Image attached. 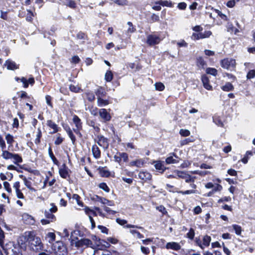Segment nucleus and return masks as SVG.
<instances>
[{
    "instance_id": "69168bd1",
    "label": "nucleus",
    "mask_w": 255,
    "mask_h": 255,
    "mask_svg": "<svg viewBox=\"0 0 255 255\" xmlns=\"http://www.w3.org/2000/svg\"><path fill=\"white\" fill-rule=\"evenodd\" d=\"M114 160L119 163H120V162L122 161L121 156H120V152H118L116 154H115L114 156Z\"/></svg>"
},
{
    "instance_id": "c85d7f7f",
    "label": "nucleus",
    "mask_w": 255,
    "mask_h": 255,
    "mask_svg": "<svg viewBox=\"0 0 255 255\" xmlns=\"http://www.w3.org/2000/svg\"><path fill=\"white\" fill-rule=\"evenodd\" d=\"M109 104L108 100H104L102 98H97V105L99 107H103Z\"/></svg>"
},
{
    "instance_id": "b1692460",
    "label": "nucleus",
    "mask_w": 255,
    "mask_h": 255,
    "mask_svg": "<svg viewBox=\"0 0 255 255\" xmlns=\"http://www.w3.org/2000/svg\"><path fill=\"white\" fill-rule=\"evenodd\" d=\"M93 255H112V253L108 250H98L94 251Z\"/></svg>"
},
{
    "instance_id": "c9c22d12",
    "label": "nucleus",
    "mask_w": 255,
    "mask_h": 255,
    "mask_svg": "<svg viewBox=\"0 0 255 255\" xmlns=\"http://www.w3.org/2000/svg\"><path fill=\"white\" fill-rule=\"evenodd\" d=\"M127 24L128 25L129 27L127 30L128 33H133L135 30V28L133 26L132 22L128 21L127 23Z\"/></svg>"
},
{
    "instance_id": "f704fd0d",
    "label": "nucleus",
    "mask_w": 255,
    "mask_h": 255,
    "mask_svg": "<svg viewBox=\"0 0 255 255\" xmlns=\"http://www.w3.org/2000/svg\"><path fill=\"white\" fill-rule=\"evenodd\" d=\"M105 80L107 82H111L113 78V75L111 71H108L105 76Z\"/></svg>"
},
{
    "instance_id": "f8f14e48",
    "label": "nucleus",
    "mask_w": 255,
    "mask_h": 255,
    "mask_svg": "<svg viewBox=\"0 0 255 255\" xmlns=\"http://www.w3.org/2000/svg\"><path fill=\"white\" fill-rule=\"evenodd\" d=\"M4 66L6 67L8 70H14L19 68V64H16L14 61L10 59L5 61Z\"/></svg>"
},
{
    "instance_id": "9b49d317",
    "label": "nucleus",
    "mask_w": 255,
    "mask_h": 255,
    "mask_svg": "<svg viewBox=\"0 0 255 255\" xmlns=\"http://www.w3.org/2000/svg\"><path fill=\"white\" fill-rule=\"evenodd\" d=\"M92 199L94 201L100 202L103 204H108L110 206H112L115 205L114 201L109 200L106 198L100 197L98 195L93 196V197L92 198Z\"/></svg>"
},
{
    "instance_id": "8fccbe9b",
    "label": "nucleus",
    "mask_w": 255,
    "mask_h": 255,
    "mask_svg": "<svg viewBox=\"0 0 255 255\" xmlns=\"http://www.w3.org/2000/svg\"><path fill=\"white\" fill-rule=\"evenodd\" d=\"M120 156H121V159L124 162H127L128 160V156L127 153L125 152H120Z\"/></svg>"
},
{
    "instance_id": "20e7f679",
    "label": "nucleus",
    "mask_w": 255,
    "mask_h": 255,
    "mask_svg": "<svg viewBox=\"0 0 255 255\" xmlns=\"http://www.w3.org/2000/svg\"><path fill=\"white\" fill-rule=\"evenodd\" d=\"M221 66L224 69L233 71L236 66V61L233 59L226 58L222 60L221 62Z\"/></svg>"
},
{
    "instance_id": "3c124183",
    "label": "nucleus",
    "mask_w": 255,
    "mask_h": 255,
    "mask_svg": "<svg viewBox=\"0 0 255 255\" xmlns=\"http://www.w3.org/2000/svg\"><path fill=\"white\" fill-rule=\"evenodd\" d=\"M80 197L78 194H74L73 195V199H75L76 200L77 204L80 206L83 207V203L82 202L80 201Z\"/></svg>"
},
{
    "instance_id": "4d7b16f0",
    "label": "nucleus",
    "mask_w": 255,
    "mask_h": 255,
    "mask_svg": "<svg viewBox=\"0 0 255 255\" xmlns=\"http://www.w3.org/2000/svg\"><path fill=\"white\" fill-rule=\"evenodd\" d=\"M87 100L90 102H92L95 100V96L93 93L88 92L86 94Z\"/></svg>"
},
{
    "instance_id": "a18cd8bd",
    "label": "nucleus",
    "mask_w": 255,
    "mask_h": 255,
    "mask_svg": "<svg viewBox=\"0 0 255 255\" xmlns=\"http://www.w3.org/2000/svg\"><path fill=\"white\" fill-rule=\"evenodd\" d=\"M47 237L49 239L48 242L51 243L55 240L56 236L54 233L49 232L47 234Z\"/></svg>"
},
{
    "instance_id": "603ef678",
    "label": "nucleus",
    "mask_w": 255,
    "mask_h": 255,
    "mask_svg": "<svg viewBox=\"0 0 255 255\" xmlns=\"http://www.w3.org/2000/svg\"><path fill=\"white\" fill-rule=\"evenodd\" d=\"M130 233H131L132 235L136 234L137 238L138 239H141L143 238L144 236L143 235L141 234L138 231L134 230H130L129 231Z\"/></svg>"
},
{
    "instance_id": "5fc2aeb1",
    "label": "nucleus",
    "mask_w": 255,
    "mask_h": 255,
    "mask_svg": "<svg viewBox=\"0 0 255 255\" xmlns=\"http://www.w3.org/2000/svg\"><path fill=\"white\" fill-rule=\"evenodd\" d=\"M69 89L71 91L75 93H78L81 90L79 87L73 85H70Z\"/></svg>"
},
{
    "instance_id": "f257e3e1",
    "label": "nucleus",
    "mask_w": 255,
    "mask_h": 255,
    "mask_svg": "<svg viewBox=\"0 0 255 255\" xmlns=\"http://www.w3.org/2000/svg\"><path fill=\"white\" fill-rule=\"evenodd\" d=\"M3 250L6 255H22L19 247L14 246L12 242L6 244Z\"/></svg>"
},
{
    "instance_id": "72a5a7b5",
    "label": "nucleus",
    "mask_w": 255,
    "mask_h": 255,
    "mask_svg": "<svg viewBox=\"0 0 255 255\" xmlns=\"http://www.w3.org/2000/svg\"><path fill=\"white\" fill-rule=\"evenodd\" d=\"M165 161L167 164H169L171 163H177L179 162V160L176 159H174L173 157V156H169L166 159Z\"/></svg>"
},
{
    "instance_id": "0e129e2a",
    "label": "nucleus",
    "mask_w": 255,
    "mask_h": 255,
    "mask_svg": "<svg viewBox=\"0 0 255 255\" xmlns=\"http://www.w3.org/2000/svg\"><path fill=\"white\" fill-rule=\"evenodd\" d=\"M5 139L8 144H12L13 141V136L9 134L6 135Z\"/></svg>"
},
{
    "instance_id": "de8ad7c7",
    "label": "nucleus",
    "mask_w": 255,
    "mask_h": 255,
    "mask_svg": "<svg viewBox=\"0 0 255 255\" xmlns=\"http://www.w3.org/2000/svg\"><path fill=\"white\" fill-rule=\"evenodd\" d=\"M99 187L106 192H110V188L106 183L103 182L100 183Z\"/></svg>"
},
{
    "instance_id": "0eeeda50",
    "label": "nucleus",
    "mask_w": 255,
    "mask_h": 255,
    "mask_svg": "<svg viewBox=\"0 0 255 255\" xmlns=\"http://www.w3.org/2000/svg\"><path fill=\"white\" fill-rule=\"evenodd\" d=\"M161 41L160 37L155 34H149L147 35L146 43L150 46L159 44Z\"/></svg>"
},
{
    "instance_id": "423d86ee",
    "label": "nucleus",
    "mask_w": 255,
    "mask_h": 255,
    "mask_svg": "<svg viewBox=\"0 0 255 255\" xmlns=\"http://www.w3.org/2000/svg\"><path fill=\"white\" fill-rule=\"evenodd\" d=\"M44 245L40 238L33 236V252L34 253L44 251Z\"/></svg>"
},
{
    "instance_id": "cd10ccee",
    "label": "nucleus",
    "mask_w": 255,
    "mask_h": 255,
    "mask_svg": "<svg viewBox=\"0 0 255 255\" xmlns=\"http://www.w3.org/2000/svg\"><path fill=\"white\" fill-rule=\"evenodd\" d=\"M48 153H49V155L50 157L52 159L54 164L55 165H58L59 161L57 159V158L55 157L54 155L53 154L51 147H49L48 148Z\"/></svg>"
},
{
    "instance_id": "13d9d810",
    "label": "nucleus",
    "mask_w": 255,
    "mask_h": 255,
    "mask_svg": "<svg viewBox=\"0 0 255 255\" xmlns=\"http://www.w3.org/2000/svg\"><path fill=\"white\" fill-rule=\"evenodd\" d=\"M67 134L69 137H70V139L71 140L72 143L74 144L76 139L75 136L74 135L73 133L72 130L68 132Z\"/></svg>"
},
{
    "instance_id": "c756f323",
    "label": "nucleus",
    "mask_w": 255,
    "mask_h": 255,
    "mask_svg": "<svg viewBox=\"0 0 255 255\" xmlns=\"http://www.w3.org/2000/svg\"><path fill=\"white\" fill-rule=\"evenodd\" d=\"M143 161L142 160V159H140L130 162V165L135 166L137 167H140L142 165H143Z\"/></svg>"
},
{
    "instance_id": "412c9836",
    "label": "nucleus",
    "mask_w": 255,
    "mask_h": 255,
    "mask_svg": "<svg viewBox=\"0 0 255 255\" xmlns=\"http://www.w3.org/2000/svg\"><path fill=\"white\" fill-rule=\"evenodd\" d=\"M154 163H155V168L160 172L163 173L165 170L166 168L164 166L160 161H154Z\"/></svg>"
},
{
    "instance_id": "58836bf2",
    "label": "nucleus",
    "mask_w": 255,
    "mask_h": 255,
    "mask_svg": "<svg viewBox=\"0 0 255 255\" xmlns=\"http://www.w3.org/2000/svg\"><path fill=\"white\" fill-rule=\"evenodd\" d=\"M65 4L72 8H75L76 4L73 0H65Z\"/></svg>"
},
{
    "instance_id": "5701e85b",
    "label": "nucleus",
    "mask_w": 255,
    "mask_h": 255,
    "mask_svg": "<svg viewBox=\"0 0 255 255\" xmlns=\"http://www.w3.org/2000/svg\"><path fill=\"white\" fill-rule=\"evenodd\" d=\"M73 122L75 124L76 128H82V123L81 119L77 115H74Z\"/></svg>"
},
{
    "instance_id": "f03ea898",
    "label": "nucleus",
    "mask_w": 255,
    "mask_h": 255,
    "mask_svg": "<svg viewBox=\"0 0 255 255\" xmlns=\"http://www.w3.org/2000/svg\"><path fill=\"white\" fill-rule=\"evenodd\" d=\"M52 250L56 255H66L67 253L66 246L60 241L54 243L52 246Z\"/></svg>"
},
{
    "instance_id": "a211bd4d",
    "label": "nucleus",
    "mask_w": 255,
    "mask_h": 255,
    "mask_svg": "<svg viewBox=\"0 0 255 255\" xmlns=\"http://www.w3.org/2000/svg\"><path fill=\"white\" fill-rule=\"evenodd\" d=\"M95 93L97 97V98L104 97L107 94L105 89L102 87H99L97 90H95Z\"/></svg>"
},
{
    "instance_id": "a19ab883",
    "label": "nucleus",
    "mask_w": 255,
    "mask_h": 255,
    "mask_svg": "<svg viewBox=\"0 0 255 255\" xmlns=\"http://www.w3.org/2000/svg\"><path fill=\"white\" fill-rule=\"evenodd\" d=\"M195 236V231L193 228H190L188 233L186 234V237L189 239L192 240Z\"/></svg>"
},
{
    "instance_id": "7c9ffc66",
    "label": "nucleus",
    "mask_w": 255,
    "mask_h": 255,
    "mask_svg": "<svg viewBox=\"0 0 255 255\" xmlns=\"http://www.w3.org/2000/svg\"><path fill=\"white\" fill-rule=\"evenodd\" d=\"M211 241V237L206 235L204 236L203 239V246H205L206 247H208L210 245V243Z\"/></svg>"
},
{
    "instance_id": "2eb2a0df",
    "label": "nucleus",
    "mask_w": 255,
    "mask_h": 255,
    "mask_svg": "<svg viewBox=\"0 0 255 255\" xmlns=\"http://www.w3.org/2000/svg\"><path fill=\"white\" fill-rule=\"evenodd\" d=\"M201 80L203 84V86L205 89H206L208 90H212V86L210 84L209 80L207 76H202Z\"/></svg>"
},
{
    "instance_id": "4be33fe9",
    "label": "nucleus",
    "mask_w": 255,
    "mask_h": 255,
    "mask_svg": "<svg viewBox=\"0 0 255 255\" xmlns=\"http://www.w3.org/2000/svg\"><path fill=\"white\" fill-rule=\"evenodd\" d=\"M98 141L97 143L100 146H105V145H108V139L105 137L103 135H100L98 136Z\"/></svg>"
},
{
    "instance_id": "473e14b6",
    "label": "nucleus",
    "mask_w": 255,
    "mask_h": 255,
    "mask_svg": "<svg viewBox=\"0 0 255 255\" xmlns=\"http://www.w3.org/2000/svg\"><path fill=\"white\" fill-rule=\"evenodd\" d=\"M98 244H99V246L101 245L105 248H108L110 247V244L108 241H106L101 239H98Z\"/></svg>"
},
{
    "instance_id": "dca6fc26",
    "label": "nucleus",
    "mask_w": 255,
    "mask_h": 255,
    "mask_svg": "<svg viewBox=\"0 0 255 255\" xmlns=\"http://www.w3.org/2000/svg\"><path fill=\"white\" fill-rule=\"evenodd\" d=\"M167 249H172L175 251L179 250L181 249L180 245L176 242H169L166 245Z\"/></svg>"
},
{
    "instance_id": "39448f33",
    "label": "nucleus",
    "mask_w": 255,
    "mask_h": 255,
    "mask_svg": "<svg viewBox=\"0 0 255 255\" xmlns=\"http://www.w3.org/2000/svg\"><path fill=\"white\" fill-rule=\"evenodd\" d=\"M2 156L6 159H12L15 164L22 162V158L17 154H13L8 151H3L2 153Z\"/></svg>"
},
{
    "instance_id": "ddd939ff",
    "label": "nucleus",
    "mask_w": 255,
    "mask_h": 255,
    "mask_svg": "<svg viewBox=\"0 0 255 255\" xmlns=\"http://www.w3.org/2000/svg\"><path fill=\"white\" fill-rule=\"evenodd\" d=\"M69 171L68 167L66 166V164L64 163L62 164V167L59 168V173L62 178L66 179L69 176Z\"/></svg>"
},
{
    "instance_id": "aec40b11",
    "label": "nucleus",
    "mask_w": 255,
    "mask_h": 255,
    "mask_svg": "<svg viewBox=\"0 0 255 255\" xmlns=\"http://www.w3.org/2000/svg\"><path fill=\"white\" fill-rule=\"evenodd\" d=\"M92 151L94 157L96 159H99L101 157V151L99 148L96 145L94 144L92 146Z\"/></svg>"
},
{
    "instance_id": "e433bc0d",
    "label": "nucleus",
    "mask_w": 255,
    "mask_h": 255,
    "mask_svg": "<svg viewBox=\"0 0 255 255\" xmlns=\"http://www.w3.org/2000/svg\"><path fill=\"white\" fill-rule=\"evenodd\" d=\"M114 2L118 4L119 5H128L129 2L127 0H113Z\"/></svg>"
},
{
    "instance_id": "7ed1b4c3",
    "label": "nucleus",
    "mask_w": 255,
    "mask_h": 255,
    "mask_svg": "<svg viewBox=\"0 0 255 255\" xmlns=\"http://www.w3.org/2000/svg\"><path fill=\"white\" fill-rule=\"evenodd\" d=\"M76 239L77 240V241L75 242L74 239H72L71 242L72 244H75V247L78 249L91 247L93 244L92 241L88 239L83 238L78 240L77 238H76Z\"/></svg>"
},
{
    "instance_id": "338daca9",
    "label": "nucleus",
    "mask_w": 255,
    "mask_h": 255,
    "mask_svg": "<svg viewBox=\"0 0 255 255\" xmlns=\"http://www.w3.org/2000/svg\"><path fill=\"white\" fill-rule=\"evenodd\" d=\"M177 44L179 47H187L188 46V43L186 42L184 40H182L181 41L178 42Z\"/></svg>"
},
{
    "instance_id": "2f4dec72",
    "label": "nucleus",
    "mask_w": 255,
    "mask_h": 255,
    "mask_svg": "<svg viewBox=\"0 0 255 255\" xmlns=\"http://www.w3.org/2000/svg\"><path fill=\"white\" fill-rule=\"evenodd\" d=\"M22 218L24 222L26 224L30 223V221L32 220L31 216L27 213H23L22 215Z\"/></svg>"
},
{
    "instance_id": "6ab92c4d",
    "label": "nucleus",
    "mask_w": 255,
    "mask_h": 255,
    "mask_svg": "<svg viewBox=\"0 0 255 255\" xmlns=\"http://www.w3.org/2000/svg\"><path fill=\"white\" fill-rule=\"evenodd\" d=\"M15 80L17 81H20L22 82L23 87L24 88H27L28 86V84H32V78H29L28 80L24 77H22L21 78H19L18 77H15Z\"/></svg>"
},
{
    "instance_id": "a878e982",
    "label": "nucleus",
    "mask_w": 255,
    "mask_h": 255,
    "mask_svg": "<svg viewBox=\"0 0 255 255\" xmlns=\"http://www.w3.org/2000/svg\"><path fill=\"white\" fill-rule=\"evenodd\" d=\"M233 85L230 82H227L224 86H223L221 87V89L226 92H229L231 91H233L234 90Z\"/></svg>"
},
{
    "instance_id": "bf43d9fd",
    "label": "nucleus",
    "mask_w": 255,
    "mask_h": 255,
    "mask_svg": "<svg viewBox=\"0 0 255 255\" xmlns=\"http://www.w3.org/2000/svg\"><path fill=\"white\" fill-rule=\"evenodd\" d=\"M20 177L22 178L24 181L25 185L29 189H31V182L28 181L26 177L22 175H20Z\"/></svg>"
},
{
    "instance_id": "1a4fd4ad",
    "label": "nucleus",
    "mask_w": 255,
    "mask_h": 255,
    "mask_svg": "<svg viewBox=\"0 0 255 255\" xmlns=\"http://www.w3.org/2000/svg\"><path fill=\"white\" fill-rule=\"evenodd\" d=\"M177 175L179 177L185 179L187 183L194 182L196 178L195 177L191 176L184 171H177Z\"/></svg>"
},
{
    "instance_id": "393cba45",
    "label": "nucleus",
    "mask_w": 255,
    "mask_h": 255,
    "mask_svg": "<svg viewBox=\"0 0 255 255\" xmlns=\"http://www.w3.org/2000/svg\"><path fill=\"white\" fill-rule=\"evenodd\" d=\"M213 122L219 127H223L224 126L223 123L221 120V119L217 115H214L213 117Z\"/></svg>"
},
{
    "instance_id": "774afa93",
    "label": "nucleus",
    "mask_w": 255,
    "mask_h": 255,
    "mask_svg": "<svg viewBox=\"0 0 255 255\" xmlns=\"http://www.w3.org/2000/svg\"><path fill=\"white\" fill-rule=\"evenodd\" d=\"M80 60V58L78 56H74L71 58V62L74 64H77L79 62Z\"/></svg>"
},
{
    "instance_id": "c03bdc74",
    "label": "nucleus",
    "mask_w": 255,
    "mask_h": 255,
    "mask_svg": "<svg viewBox=\"0 0 255 255\" xmlns=\"http://www.w3.org/2000/svg\"><path fill=\"white\" fill-rule=\"evenodd\" d=\"M4 238V235L3 231L0 228V246L3 249L5 245H3V239Z\"/></svg>"
},
{
    "instance_id": "79ce46f5",
    "label": "nucleus",
    "mask_w": 255,
    "mask_h": 255,
    "mask_svg": "<svg viewBox=\"0 0 255 255\" xmlns=\"http://www.w3.org/2000/svg\"><path fill=\"white\" fill-rule=\"evenodd\" d=\"M206 73L213 76H216L217 74V70L215 68H208L206 69Z\"/></svg>"
},
{
    "instance_id": "49530a36",
    "label": "nucleus",
    "mask_w": 255,
    "mask_h": 255,
    "mask_svg": "<svg viewBox=\"0 0 255 255\" xmlns=\"http://www.w3.org/2000/svg\"><path fill=\"white\" fill-rule=\"evenodd\" d=\"M155 88L156 90L162 91L164 89L165 86L162 83L158 82L155 84Z\"/></svg>"
},
{
    "instance_id": "e2e57ef3",
    "label": "nucleus",
    "mask_w": 255,
    "mask_h": 255,
    "mask_svg": "<svg viewBox=\"0 0 255 255\" xmlns=\"http://www.w3.org/2000/svg\"><path fill=\"white\" fill-rule=\"evenodd\" d=\"M215 11L216 13H217L218 15H219L222 19L225 20H227V16L225 14L222 13L219 10L216 9Z\"/></svg>"
},
{
    "instance_id": "052dcab7",
    "label": "nucleus",
    "mask_w": 255,
    "mask_h": 255,
    "mask_svg": "<svg viewBox=\"0 0 255 255\" xmlns=\"http://www.w3.org/2000/svg\"><path fill=\"white\" fill-rule=\"evenodd\" d=\"M98 228L99 230H101L102 233L106 234H108L109 229L106 227L102 225H99L98 226Z\"/></svg>"
},
{
    "instance_id": "09e8293b",
    "label": "nucleus",
    "mask_w": 255,
    "mask_h": 255,
    "mask_svg": "<svg viewBox=\"0 0 255 255\" xmlns=\"http://www.w3.org/2000/svg\"><path fill=\"white\" fill-rule=\"evenodd\" d=\"M192 38L194 40H198L199 39H203V36L202 34V32H200L199 33H193L192 35Z\"/></svg>"
},
{
    "instance_id": "f3484780",
    "label": "nucleus",
    "mask_w": 255,
    "mask_h": 255,
    "mask_svg": "<svg viewBox=\"0 0 255 255\" xmlns=\"http://www.w3.org/2000/svg\"><path fill=\"white\" fill-rule=\"evenodd\" d=\"M47 125L53 129V131L50 132L51 134L55 133L59 130L60 128L51 120H48L47 121Z\"/></svg>"
},
{
    "instance_id": "680f3d73",
    "label": "nucleus",
    "mask_w": 255,
    "mask_h": 255,
    "mask_svg": "<svg viewBox=\"0 0 255 255\" xmlns=\"http://www.w3.org/2000/svg\"><path fill=\"white\" fill-rule=\"evenodd\" d=\"M58 135H59L56 139L54 141V144L55 145H60L61 144L63 141V138L60 136V134L58 133Z\"/></svg>"
},
{
    "instance_id": "37998d69",
    "label": "nucleus",
    "mask_w": 255,
    "mask_h": 255,
    "mask_svg": "<svg viewBox=\"0 0 255 255\" xmlns=\"http://www.w3.org/2000/svg\"><path fill=\"white\" fill-rule=\"evenodd\" d=\"M233 229L235 230V233L237 235H240L242 232V228L241 226L238 225H233L232 226Z\"/></svg>"
},
{
    "instance_id": "864d4df0",
    "label": "nucleus",
    "mask_w": 255,
    "mask_h": 255,
    "mask_svg": "<svg viewBox=\"0 0 255 255\" xmlns=\"http://www.w3.org/2000/svg\"><path fill=\"white\" fill-rule=\"evenodd\" d=\"M179 133L183 136H188L190 135V132L188 129H181Z\"/></svg>"
},
{
    "instance_id": "ea45409f",
    "label": "nucleus",
    "mask_w": 255,
    "mask_h": 255,
    "mask_svg": "<svg viewBox=\"0 0 255 255\" xmlns=\"http://www.w3.org/2000/svg\"><path fill=\"white\" fill-rule=\"evenodd\" d=\"M100 172L102 177H108L111 174L109 170H106L104 168L101 169Z\"/></svg>"
},
{
    "instance_id": "6e6d98bb",
    "label": "nucleus",
    "mask_w": 255,
    "mask_h": 255,
    "mask_svg": "<svg viewBox=\"0 0 255 255\" xmlns=\"http://www.w3.org/2000/svg\"><path fill=\"white\" fill-rule=\"evenodd\" d=\"M254 77H255V69L250 70L247 75V79H251Z\"/></svg>"
},
{
    "instance_id": "4468645a",
    "label": "nucleus",
    "mask_w": 255,
    "mask_h": 255,
    "mask_svg": "<svg viewBox=\"0 0 255 255\" xmlns=\"http://www.w3.org/2000/svg\"><path fill=\"white\" fill-rule=\"evenodd\" d=\"M151 175L146 171H140L138 173V177L140 179L146 181L151 179Z\"/></svg>"
},
{
    "instance_id": "bb28decb",
    "label": "nucleus",
    "mask_w": 255,
    "mask_h": 255,
    "mask_svg": "<svg viewBox=\"0 0 255 255\" xmlns=\"http://www.w3.org/2000/svg\"><path fill=\"white\" fill-rule=\"evenodd\" d=\"M156 4H159V5L162 6H166L167 7H173V3L170 0H159L156 2Z\"/></svg>"
},
{
    "instance_id": "6e6552de",
    "label": "nucleus",
    "mask_w": 255,
    "mask_h": 255,
    "mask_svg": "<svg viewBox=\"0 0 255 255\" xmlns=\"http://www.w3.org/2000/svg\"><path fill=\"white\" fill-rule=\"evenodd\" d=\"M20 241L22 242L21 248H24L26 249L27 246H29L30 242L32 241V232H26L25 235L21 237Z\"/></svg>"
},
{
    "instance_id": "4c0bfd02",
    "label": "nucleus",
    "mask_w": 255,
    "mask_h": 255,
    "mask_svg": "<svg viewBox=\"0 0 255 255\" xmlns=\"http://www.w3.org/2000/svg\"><path fill=\"white\" fill-rule=\"evenodd\" d=\"M53 213L50 212L48 211H45V216L46 218L50 220L51 222L53 220L55 219V216L52 214Z\"/></svg>"
},
{
    "instance_id": "9d476101",
    "label": "nucleus",
    "mask_w": 255,
    "mask_h": 255,
    "mask_svg": "<svg viewBox=\"0 0 255 255\" xmlns=\"http://www.w3.org/2000/svg\"><path fill=\"white\" fill-rule=\"evenodd\" d=\"M99 113L102 122L107 123L111 120L112 117L106 109H100Z\"/></svg>"
}]
</instances>
